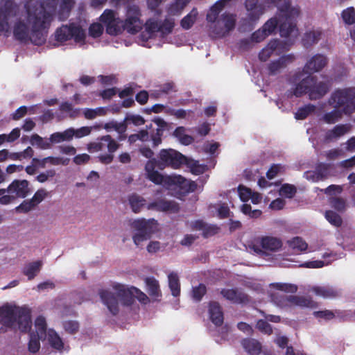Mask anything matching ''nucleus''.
Listing matches in <instances>:
<instances>
[{"mask_svg": "<svg viewBox=\"0 0 355 355\" xmlns=\"http://www.w3.org/2000/svg\"><path fill=\"white\" fill-rule=\"evenodd\" d=\"M175 24H144V30L137 37L136 42L144 47L161 46L165 37L172 33Z\"/></svg>", "mask_w": 355, "mask_h": 355, "instance_id": "obj_4", "label": "nucleus"}, {"mask_svg": "<svg viewBox=\"0 0 355 355\" xmlns=\"http://www.w3.org/2000/svg\"><path fill=\"white\" fill-rule=\"evenodd\" d=\"M328 103L334 108H338L345 114L355 112V87L336 89L328 99Z\"/></svg>", "mask_w": 355, "mask_h": 355, "instance_id": "obj_7", "label": "nucleus"}, {"mask_svg": "<svg viewBox=\"0 0 355 355\" xmlns=\"http://www.w3.org/2000/svg\"><path fill=\"white\" fill-rule=\"evenodd\" d=\"M220 294L226 300L231 301L234 304H245L250 301L249 297L247 294L236 288H223L221 290Z\"/></svg>", "mask_w": 355, "mask_h": 355, "instance_id": "obj_20", "label": "nucleus"}, {"mask_svg": "<svg viewBox=\"0 0 355 355\" xmlns=\"http://www.w3.org/2000/svg\"><path fill=\"white\" fill-rule=\"evenodd\" d=\"M245 8L252 20H257L270 8L276 7L274 17L266 22H291L300 19L301 11L297 6H292L291 0H245Z\"/></svg>", "mask_w": 355, "mask_h": 355, "instance_id": "obj_2", "label": "nucleus"}, {"mask_svg": "<svg viewBox=\"0 0 355 355\" xmlns=\"http://www.w3.org/2000/svg\"><path fill=\"white\" fill-rule=\"evenodd\" d=\"M158 158V168L160 170H164L166 167L178 169L184 164L189 165V158L172 148L162 149Z\"/></svg>", "mask_w": 355, "mask_h": 355, "instance_id": "obj_10", "label": "nucleus"}, {"mask_svg": "<svg viewBox=\"0 0 355 355\" xmlns=\"http://www.w3.org/2000/svg\"><path fill=\"white\" fill-rule=\"evenodd\" d=\"M235 24H208V35L211 39L224 37L235 28Z\"/></svg>", "mask_w": 355, "mask_h": 355, "instance_id": "obj_17", "label": "nucleus"}, {"mask_svg": "<svg viewBox=\"0 0 355 355\" xmlns=\"http://www.w3.org/2000/svg\"><path fill=\"white\" fill-rule=\"evenodd\" d=\"M185 5L186 3L184 0H176L168 7V15H175L180 14Z\"/></svg>", "mask_w": 355, "mask_h": 355, "instance_id": "obj_47", "label": "nucleus"}, {"mask_svg": "<svg viewBox=\"0 0 355 355\" xmlns=\"http://www.w3.org/2000/svg\"><path fill=\"white\" fill-rule=\"evenodd\" d=\"M75 4L74 0H28L24 4L27 22H51L54 17L64 21Z\"/></svg>", "mask_w": 355, "mask_h": 355, "instance_id": "obj_1", "label": "nucleus"}, {"mask_svg": "<svg viewBox=\"0 0 355 355\" xmlns=\"http://www.w3.org/2000/svg\"><path fill=\"white\" fill-rule=\"evenodd\" d=\"M48 340L53 348L58 350H62L63 349L64 343L60 337L55 331L50 330L49 331Z\"/></svg>", "mask_w": 355, "mask_h": 355, "instance_id": "obj_37", "label": "nucleus"}, {"mask_svg": "<svg viewBox=\"0 0 355 355\" xmlns=\"http://www.w3.org/2000/svg\"><path fill=\"white\" fill-rule=\"evenodd\" d=\"M36 333L40 338H45L46 336V322L44 317L40 315L35 321Z\"/></svg>", "mask_w": 355, "mask_h": 355, "instance_id": "obj_36", "label": "nucleus"}, {"mask_svg": "<svg viewBox=\"0 0 355 355\" xmlns=\"http://www.w3.org/2000/svg\"><path fill=\"white\" fill-rule=\"evenodd\" d=\"M288 243L291 248L300 252H304L308 248V244L306 241L299 236L294 237Z\"/></svg>", "mask_w": 355, "mask_h": 355, "instance_id": "obj_39", "label": "nucleus"}, {"mask_svg": "<svg viewBox=\"0 0 355 355\" xmlns=\"http://www.w3.org/2000/svg\"><path fill=\"white\" fill-rule=\"evenodd\" d=\"M146 290L153 302H160L162 297L159 283L154 277H147L144 279Z\"/></svg>", "mask_w": 355, "mask_h": 355, "instance_id": "obj_19", "label": "nucleus"}, {"mask_svg": "<svg viewBox=\"0 0 355 355\" xmlns=\"http://www.w3.org/2000/svg\"><path fill=\"white\" fill-rule=\"evenodd\" d=\"M18 10L14 0H0V22H8L10 18L17 15Z\"/></svg>", "mask_w": 355, "mask_h": 355, "instance_id": "obj_18", "label": "nucleus"}, {"mask_svg": "<svg viewBox=\"0 0 355 355\" xmlns=\"http://www.w3.org/2000/svg\"><path fill=\"white\" fill-rule=\"evenodd\" d=\"M147 176V178L150 180L152 182L155 184H164L168 185L167 178L170 175H163L157 171H155L151 173H149Z\"/></svg>", "mask_w": 355, "mask_h": 355, "instance_id": "obj_43", "label": "nucleus"}, {"mask_svg": "<svg viewBox=\"0 0 355 355\" xmlns=\"http://www.w3.org/2000/svg\"><path fill=\"white\" fill-rule=\"evenodd\" d=\"M178 209V204L171 200H160V210L162 211H176Z\"/></svg>", "mask_w": 355, "mask_h": 355, "instance_id": "obj_55", "label": "nucleus"}, {"mask_svg": "<svg viewBox=\"0 0 355 355\" xmlns=\"http://www.w3.org/2000/svg\"><path fill=\"white\" fill-rule=\"evenodd\" d=\"M99 22H116L114 11L110 9L105 10L99 17Z\"/></svg>", "mask_w": 355, "mask_h": 355, "instance_id": "obj_60", "label": "nucleus"}, {"mask_svg": "<svg viewBox=\"0 0 355 355\" xmlns=\"http://www.w3.org/2000/svg\"><path fill=\"white\" fill-rule=\"evenodd\" d=\"M256 328L261 333L271 335L273 332L271 325L266 320L260 319L257 322Z\"/></svg>", "mask_w": 355, "mask_h": 355, "instance_id": "obj_52", "label": "nucleus"}, {"mask_svg": "<svg viewBox=\"0 0 355 355\" xmlns=\"http://www.w3.org/2000/svg\"><path fill=\"white\" fill-rule=\"evenodd\" d=\"M256 242L263 250L271 252L277 251L282 246V242L279 239L270 236L259 237L256 239Z\"/></svg>", "mask_w": 355, "mask_h": 355, "instance_id": "obj_21", "label": "nucleus"}, {"mask_svg": "<svg viewBox=\"0 0 355 355\" xmlns=\"http://www.w3.org/2000/svg\"><path fill=\"white\" fill-rule=\"evenodd\" d=\"M157 223L155 219L135 220V230L138 232L135 234V244L139 245L140 242L150 239L152 234L157 231Z\"/></svg>", "mask_w": 355, "mask_h": 355, "instance_id": "obj_11", "label": "nucleus"}, {"mask_svg": "<svg viewBox=\"0 0 355 355\" xmlns=\"http://www.w3.org/2000/svg\"><path fill=\"white\" fill-rule=\"evenodd\" d=\"M277 28L282 37H295L298 35L297 24H263L261 28L252 34L251 40L259 43L275 33Z\"/></svg>", "mask_w": 355, "mask_h": 355, "instance_id": "obj_8", "label": "nucleus"}, {"mask_svg": "<svg viewBox=\"0 0 355 355\" xmlns=\"http://www.w3.org/2000/svg\"><path fill=\"white\" fill-rule=\"evenodd\" d=\"M187 166L190 167L191 172L194 175H200L202 174L205 171L206 166L200 165L198 162L195 161L191 163V160L189 159V165Z\"/></svg>", "mask_w": 355, "mask_h": 355, "instance_id": "obj_57", "label": "nucleus"}, {"mask_svg": "<svg viewBox=\"0 0 355 355\" xmlns=\"http://www.w3.org/2000/svg\"><path fill=\"white\" fill-rule=\"evenodd\" d=\"M342 111L338 108H334L332 111L324 114L322 119L329 124L335 123L342 116Z\"/></svg>", "mask_w": 355, "mask_h": 355, "instance_id": "obj_38", "label": "nucleus"}, {"mask_svg": "<svg viewBox=\"0 0 355 355\" xmlns=\"http://www.w3.org/2000/svg\"><path fill=\"white\" fill-rule=\"evenodd\" d=\"M168 286L173 297H178L180 295V283L178 274L171 272L168 275Z\"/></svg>", "mask_w": 355, "mask_h": 355, "instance_id": "obj_32", "label": "nucleus"}, {"mask_svg": "<svg viewBox=\"0 0 355 355\" xmlns=\"http://www.w3.org/2000/svg\"><path fill=\"white\" fill-rule=\"evenodd\" d=\"M103 24H90L89 35L94 38H97L103 34Z\"/></svg>", "mask_w": 355, "mask_h": 355, "instance_id": "obj_54", "label": "nucleus"}, {"mask_svg": "<svg viewBox=\"0 0 355 355\" xmlns=\"http://www.w3.org/2000/svg\"><path fill=\"white\" fill-rule=\"evenodd\" d=\"M30 141L32 145L36 144L37 147L42 149H48L50 148V143L44 141L43 138L37 134L33 135L31 137Z\"/></svg>", "mask_w": 355, "mask_h": 355, "instance_id": "obj_51", "label": "nucleus"}, {"mask_svg": "<svg viewBox=\"0 0 355 355\" xmlns=\"http://www.w3.org/2000/svg\"><path fill=\"white\" fill-rule=\"evenodd\" d=\"M316 318H321L325 320H331L335 317V313L331 310L317 311L313 312Z\"/></svg>", "mask_w": 355, "mask_h": 355, "instance_id": "obj_61", "label": "nucleus"}, {"mask_svg": "<svg viewBox=\"0 0 355 355\" xmlns=\"http://www.w3.org/2000/svg\"><path fill=\"white\" fill-rule=\"evenodd\" d=\"M327 64V58L322 54H315L305 64L302 71L296 72L291 78V83L300 80L304 73L311 75L315 72L320 71Z\"/></svg>", "mask_w": 355, "mask_h": 355, "instance_id": "obj_12", "label": "nucleus"}, {"mask_svg": "<svg viewBox=\"0 0 355 355\" xmlns=\"http://www.w3.org/2000/svg\"><path fill=\"white\" fill-rule=\"evenodd\" d=\"M209 314L211 321L217 327L223 324L224 320L223 312L220 304L211 301L209 304Z\"/></svg>", "mask_w": 355, "mask_h": 355, "instance_id": "obj_23", "label": "nucleus"}, {"mask_svg": "<svg viewBox=\"0 0 355 355\" xmlns=\"http://www.w3.org/2000/svg\"><path fill=\"white\" fill-rule=\"evenodd\" d=\"M29 182L26 180H15L6 189V192L16 198H24L30 193Z\"/></svg>", "mask_w": 355, "mask_h": 355, "instance_id": "obj_16", "label": "nucleus"}, {"mask_svg": "<svg viewBox=\"0 0 355 355\" xmlns=\"http://www.w3.org/2000/svg\"><path fill=\"white\" fill-rule=\"evenodd\" d=\"M341 17L344 22H355V9L349 7L343 10Z\"/></svg>", "mask_w": 355, "mask_h": 355, "instance_id": "obj_56", "label": "nucleus"}, {"mask_svg": "<svg viewBox=\"0 0 355 355\" xmlns=\"http://www.w3.org/2000/svg\"><path fill=\"white\" fill-rule=\"evenodd\" d=\"M316 107L313 104H307L300 107L295 114V118L297 120H304L309 114L315 110Z\"/></svg>", "mask_w": 355, "mask_h": 355, "instance_id": "obj_35", "label": "nucleus"}, {"mask_svg": "<svg viewBox=\"0 0 355 355\" xmlns=\"http://www.w3.org/2000/svg\"><path fill=\"white\" fill-rule=\"evenodd\" d=\"M30 25L31 24H15L13 27L15 40L23 44L29 43Z\"/></svg>", "mask_w": 355, "mask_h": 355, "instance_id": "obj_22", "label": "nucleus"}, {"mask_svg": "<svg viewBox=\"0 0 355 355\" xmlns=\"http://www.w3.org/2000/svg\"><path fill=\"white\" fill-rule=\"evenodd\" d=\"M113 288L116 291V295L105 289L100 290L98 294L110 312L116 315L119 311V302L124 306L133 304V287L125 288L123 285L116 284Z\"/></svg>", "mask_w": 355, "mask_h": 355, "instance_id": "obj_5", "label": "nucleus"}, {"mask_svg": "<svg viewBox=\"0 0 355 355\" xmlns=\"http://www.w3.org/2000/svg\"><path fill=\"white\" fill-rule=\"evenodd\" d=\"M37 105H35L28 109L26 106H21L12 114V119L16 121L21 119L27 114L28 110H29L30 114H34L35 112V109Z\"/></svg>", "mask_w": 355, "mask_h": 355, "instance_id": "obj_48", "label": "nucleus"}, {"mask_svg": "<svg viewBox=\"0 0 355 355\" xmlns=\"http://www.w3.org/2000/svg\"><path fill=\"white\" fill-rule=\"evenodd\" d=\"M321 35L322 31L320 30L306 32L302 38L303 46L308 48L313 44L318 43L321 38Z\"/></svg>", "mask_w": 355, "mask_h": 355, "instance_id": "obj_31", "label": "nucleus"}, {"mask_svg": "<svg viewBox=\"0 0 355 355\" xmlns=\"http://www.w3.org/2000/svg\"><path fill=\"white\" fill-rule=\"evenodd\" d=\"M311 291L314 293L317 296L322 297L325 299H333L340 295V291L330 286H317L311 288Z\"/></svg>", "mask_w": 355, "mask_h": 355, "instance_id": "obj_25", "label": "nucleus"}, {"mask_svg": "<svg viewBox=\"0 0 355 355\" xmlns=\"http://www.w3.org/2000/svg\"><path fill=\"white\" fill-rule=\"evenodd\" d=\"M291 300H292V307L315 309L318 306V303L311 297L292 295Z\"/></svg>", "mask_w": 355, "mask_h": 355, "instance_id": "obj_26", "label": "nucleus"}, {"mask_svg": "<svg viewBox=\"0 0 355 355\" xmlns=\"http://www.w3.org/2000/svg\"><path fill=\"white\" fill-rule=\"evenodd\" d=\"M238 191L240 198L243 202L248 201L251 198V189L246 188L243 185H239L238 187Z\"/></svg>", "mask_w": 355, "mask_h": 355, "instance_id": "obj_63", "label": "nucleus"}, {"mask_svg": "<svg viewBox=\"0 0 355 355\" xmlns=\"http://www.w3.org/2000/svg\"><path fill=\"white\" fill-rule=\"evenodd\" d=\"M331 207L336 210L343 212L345 210L346 202L345 200L339 197L331 198L329 199Z\"/></svg>", "mask_w": 355, "mask_h": 355, "instance_id": "obj_49", "label": "nucleus"}, {"mask_svg": "<svg viewBox=\"0 0 355 355\" xmlns=\"http://www.w3.org/2000/svg\"><path fill=\"white\" fill-rule=\"evenodd\" d=\"M241 345L250 355H259L262 349L261 343L254 338H244L241 341Z\"/></svg>", "mask_w": 355, "mask_h": 355, "instance_id": "obj_27", "label": "nucleus"}, {"mask_svg": "<svg viewBox=\"0 0 355 355\" xmlns=\"http://www.w3.org/2000/svg\"><path fill=\"white\" fill-rule=\"evenodd\" d=\"M292 94L296 97H301L309 94L311 100H318L323 97L329 91L331 84L329 81L317 82L316 76L309 75L298 80Z\"/></svg>", "mask_w": 355, "mask_h": 355, "instance_id": "obj_6", "label": "nucleus"}, {"mask_svg": "<svg viewBox=\"0 0 355 355\" xmlns=\"http://www.w3.org/2000/svg\"><path fill=\"white\" fill-rule=\"evenodd\" d=\"M297 193L295 186L290 184H284L279 189V194L287 198H293Z\"/></svg>", "mask_w": 355, "mask_h": 355, "instance_id": "obj_42", "label": "nucleus"}, {"mask_svg": "<svg viewBox=\"0 0 355 355\" xmlns=\"http://www.w3.org/2000/svg\"><path fill=\"white\" fill-rule=\"evenodd\" d=\"M135 299H137L143 305H146L150 302V297L146 293L135 286Z\"/></svg>", "mask_w": 355, "mask_h": 355, "instance_id": "obj_58", "label": "nucleus"}, {"mask_svg": "<svg viewBox=\"0 0 355 355\" xmlns=\"http://www.w3.org/2000/svg\"><path fill=\"white\" fill-rule=\"evenodd\" d=\"M75 24H62L57 28L55 33V40L57 45H62L66 42L73 40L75 43L83 45L85 42V32L80 26H74Z\"/></svg>", "mask_w": 355, "mask_h": 355, "instance_id": "obj_9", "label": "nucleus"}, {"mask_svg": "<svg viewBox=\"0 0 355 355\" xmlns=\"http://www.w3.org/2000/svg\"><path fill=\"white\" fill-rule=\"evenodd\" d=\"M273 288L286 293H295L297 291V286L295 284L287 283H273L270 285Z\"/></svg>", "mask_w": 355, "mask_h": 355, "instance_id": "obj_44", "label": "nucleus"}, {"mask_svg": "<svg viewBox=\"0 0 355 355\" xmlns=\"http://www.w3.org/2000/svg\"><path fill=\"white\" fill-rule=\"evenodd\" d=\"M219 230L220 228L216 225H206L202 232V236L205 238H208L216 234L219 232Z\"/></svg>", "mask_w": 355, "mask_h": 355, "instance_id": "obj_64", "label": "nucleus"}, {"mask_svg": "<svg viewBox=\"0 0 355 355\" xmlns=\"http://www.w3.org/2000/svg\"><path fill=\"white\" fill-rule=\"evenodd\" d=\"M0 324L3 327L21 332L30 331L32 326L31 311L25 306L6 304L0 306Z\"/></svg>", "mask_w": 355, "mask_h": 355, "instance_id": "obj_3", "label": "nucleus"}, {"mask_svg": "<svg viewBox=\"0 0 355 355\" xmlns=\"http://www.w3.org/2000/svg\"><path fill=\"white\" fill-rule=\"evenodd\" d=\"M121 175L123 176L119 182V191L121 193V200L125 209L129 207L130 209L133 211V193L130 185L133 178L131 175L128 177H125L123 173Z\"/></svg>", "mask_w": 355, "mask_h": 355, "instance_id": "obj_13", "label": "nucleus"}, {"mask_svg": "<svg viewBox=\"0 0 355 355\" xmlns=\"http://www.w3.org/2000/svg\"><path fill=\"white\" fill-rule=\"evenodd\" d=\"M74 136L73 128H69L62 132H55L50 136V141L52 143H60L64 141H70Z\"/></svg>", "mask_w": 355, "mask_h": 355, "instance_id": "obj_33", "label": "nucleus"}, {"mask_svg": "<svg viewBox=\"0 0 355 355\" xmlns=\"http://www.w3.org/2000/svg\"><path fill=\"white\" fill-rule=\"evenodd\" d=\"M176 92L175 89V84L173 82H169L163 84L160 89L155 92L154 94L155 98H159L162 94H168L171 92Z\"/></svg>", "mask_w": 355, "mask_h": 355, "instance_id": "obj_50", "label": "nucleus"}, {"mask_svg": "<svg viewBox=\"0 0 355 355\" xmlns=\"http://www.w3.org/2000/svg\"><path fill=\"white\" fill-rule=\"evenodd\" d=\"M168 186H177L184 194L194 192L197 189L195 181L187 180L180 175H172L167 178Z\"/></svg>", "mask_w": 355, "mask_h": 355, "instance_id": "obj_15", "label": "nucleus"}, {"mask_svg": "<svg viewBox=\"0 0 355 355\" xmlns=\"http://www.w3.org/2000/svg\"><path fill=\"white\" fill-rule=\"evenodd\" d=\"M44 338H40L38 335L32 333L30 334V340L28 342V350L32 353H36L40 348V340Z\"/></svg>", "mask_w": 355, "mask_h": 355, "instance_id": "obj_45", "label": "nucleus"}, {"mask_svg": "<svg viewBox=\"0 0 355 355\" xmlns=\"http://www.w3.org/2000/svg\"><path fill=\"white\" fill-rule=\"evenodd\" d=\"M125 121H133V115H128L124 120V121L118 123L116 122V125L114 128L116 131H117L120 134L119 139H123L125 137H122V134L125 133L127 129V124Z\"/></svg>", "mask_w": 355, "mask_h": 355, "instance_id": "obj_59", "label": "nucleus"}, {"mask_svg": "<svg viewBox=\"0 0 355 355\" xmlns=\"http://www.w3.org/2000/svg\"><path fill=\"white\" fill-rule=\"evenodd\" d=\"M51 24H31L30 25V43L35 46L44 44L48 36Z\"/></svg>", "mask_w": 355, "mask_h": 355, "instance_id": "obj_14", "label": "nucleus"}, {"mask_svg": "<svg viewBox=\"0 0 355 355\" xmlns=\"http://www.w3.org/2000/svg\"><path fill=\"white\" fill-rule=\"evenodd\" d=\"M324 216L328 222L330 223L334 226L338 227L342 225V218L339 214H338L335 211L331 210L326 211Z\"/></svg>", "mask_w": 355, "mask_h": 355, "instance_id": "obj_41", "label": "nucleus"}, {"mask_svg": "<svg viewBox=\"0 0 355 355\" xmlns=\"http://www.w3.org/2000/svg\"><path fill=\"white\" fill-rule=\"evenodd\" d=\"M207 293V287L204 284H200L194 286L191 291V297L196 302H200Z\"/></svg>", "mask_w": 355, "mask_h": 355, "instance_id": "obj_40", "label": "nucleus"}, {"mask_svg": "<svg viewBox=\"0 0 355 355\" xmlns=\"http://www.w3.org/2000/svg\"><path fill=\"white\" fill-rule=\"evenodd\" d=\"M65 331L70 334H74L78 331L79 323L74 320H67L62 323Z\"/></svg>", "mask_w": 355, "mask_h": 355, "instance_id": "obj_53", "label": "nucleus"}, {"mask_svg": "<svg viewBox=\"0 0 355 355\" xmlns=\"http://www.w3.org/2000/svg\"><path fill=\"white\" fill-rule=\"evenodd\" d=\"M331 167V164L320 162L318 163L313 171V179L315 181H319L325 179L329 173V169Z\"/></svg>", "mask_w": 355, "mask_h": 355, "instance_id": "obj_30", "label": "nucleus"}, {"mask_svg": "<svg viewBox=\"0 0 355 355\" xmlns=\"http://www.w3.org/2000/svg\"><path fill=\"white\" fill-rule=\"evenodd\" d=\"M294 58L293 55H287L272 61L268 66V73L272 76L276 75L282 69L285 68L288 63L292 62Z\"/></svg>", "mask_w": 355, "mask_h": 355, "instance_id": "obj_24", "label": "nucleus"}, {"mask_svg": "<svg viewBox=\"0 0 355 355\" xmlns=\"http://www.w3.org/2000/svg\"><path fill=\"white\" fill-rule=\"evenodd\" d=\"M55 175V171L54 169L46 170L36 176L35 179L40 183H44L48 180L49 178H53Z\"/></svg>", "mask_w": 355, "mask_h": 355, "instance_id": "obj_62", "label": "nucleus"}, {"mask_svg": "<svg viewBox=\"0 0 355 355\" xmlns=\"http://www.w3.org/2000/svg\"><path fill=\"white\" fill-rule=\"evenodd\" d=\"M101 140L104 141L105 146H107V150L111 154L114 153L119 147V144L109 135L101 137Z\"/></svg>", "mask_w": 355, "mask_h": 355, "instance_id": "obj_46", "label": "nucleus"}, {"mask_svg": "<svg viewBox=\"0 0 355 355\" xmlns=\"http://www.w3.org/2000/svg\"><path fill=\"white\" fill-rule=\"evenodd\" d=\"M42 266L41 261H36L29 263L23 269V274L28 277V280H32L39 273Z\"/></svg>", "mask_w": 355, "mask_h": 355, "instance_id": "obj_29", "label": "nucleus"}, {"mask_svg": "<svg viewBox=\"0 0 355 355\" xmlns=\"http://www.w3.org/2000/svg\"><path fill=\"white\" fill-rule=\"evenodd\" d=\"M349 129V125L347 124L336 125L332 130L327 132L325 139L327 140H333L339 138L348 132Z\"/></svg>", "mask_w": 355, "mask_h": 355, "instance_id": "obj_28", "label": "nucleus"}, {"mask_svg": "<svg viewBox=\"0 0 355 355\" xmlns=\"http://www.w3.org/2000/svg\"><path fill=\"white\" fill-rule=\"evenodd\" d=\"M292 295H286L280 294H272V300L274 303L281 308L292 307L291 300Z\"/></svg>", "mask_w": 355, "mask_h": 355, "instance_id": "obj_34", "label": "nucleus"}]
</instances>
